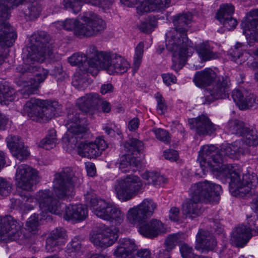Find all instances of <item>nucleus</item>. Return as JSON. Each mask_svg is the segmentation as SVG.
Returning <instances> with one entry per match:
<instances>
[{
  "label": "nucleus",
  "instance_id": "49",
  "mask_svg": "<svg viewBox=\"0 0 258 258\" xmlns=\"http://www.w3.org/2000/svg\"><path fill=\"white\" fill-rule=\"evenodd\" d=\"M180 251L182 258H211L208 256H198L192 252V248L186 243H183L180 247Z\"/></svg>",
  "mask_w": 258,
  "mask_h": 258
},
{
  "label": "nucleus",
  "instance_id": "41",
  "mask_svg": "<svg viewBox=\"0 0 258 258\" xmlns=\"http://www.w3.org/2000/svg\"><path fill=\"white\" fill-rule=\"evenodd\" d=\"M227 125L231 134L241 136H243L248 128L245 126L243 122L238 119L229 120Z\"/></svg>",
  "mask_w": 258,
  "mask_h": 258
},
{
  "label": "nucleus",
  "instance_id": "60",
  "mask_svg": "<svg viewBox=\"0 0 258 258\" xmlns=\"http://www.w3.org/2000/svg\"><path fill=\"white\" fill-rule=\"evenodd\" d=\"M61 244L58 241L48 237L46 239L45 249L48 252H53L56 250L58 246Z\"/></svg>",
  "mask_w": 258,
  "mask_h": 258
},
{
  "label": "nucleus",
  "instance_id": "47",
  "mask_svg": "<svg viewBox=\"0 0 258 258\" xmlns=\"http://www.w3.org/2000/svg\"><path fill=\"white\" fill-rule=\"evenodd\" d=\"M63 5L66 9L77 14L81 10L83 2L80 0H63Z\"/></svg>",
  "mask_w": 258,
  "mask_h": 258
},
{
  "label": "nucleus",
  "instance_id": "18",
  "mask_svg": "<svg viewBox=\"0 0 258 258\" xmlns=\"http://www.w3.org/2000/svg\"><path fill=\"white\" fill-rule=\"evenodd\" d=\"M91 45L87 50V53L89 59L86 55L81 53H76L69 57L68 61L72 66H78L81 71H85L91 74L92 76H96L98 73V58L93 53L89 52Z\"/></svg>",
  "mask_w": 258,
  "mask_h": 258
},
{
  "label": "nucleus",
  "instance_id": "2",
  "mask_svg": "<svg viewBox=\"0 0 258 258\" xmlns=\"http://www.w3.org/2000/svg\"><path fill=\"white\" fill-rule=\"evenodd\" d=\"M244 142L237 140L231 144L222 145L220 150L214 145H204L199 151L198 161L204 172L218 170L227 158L237 159L249 152Z\"/></svg>",
  "mask_w": 258,
  "mask_h": 258
},
{
  "label": "nucleus",
  "instance_id": "22",
  "mask_svg": "<svg viewBox=\"0 0 258 258\" xmlns=\"http://www.w3.org/2000/svg\"><path fill=\"white\" fill-rule=\"evenodd\" d=\"M36 198L43 212H50L55 215L60 214V207L59 202L53 197L50 190H39L36 195Z\"/></svg>",
  "mask_w": 258,
  "mask_h": 258
},
{
  "label": "nucleus",
  "instance_id": "64",
  "mask_svg": "<svg viewBox=\"0 0 258 258\" xmlns=\"http://www.w3.org/2000/svg\"><path fill=\"white\" fill-rule=\"evenodd\" d=\"M220 22L228 30H230L235 28L237 24V20L233 18L232 16L229 18H226L223 20V21H220Z\"/></svg>",
  "mask_w": 258,
  "mask_h": 258
},
{
  "label": "nucleus",
  "instance_id": "17",
  "mask_svg": "<svg viewBox=\"0 0 258 258\" xmlns=\"http://www.w3.org/2000/svg\"><path fill=\"white\" fill-rule=\"evenodd\" d=\"M16 185L22 189L29 191L38 182V172L27 164L18 166L15 174Z\"/></svg>",
  "mask_w": 258,
  "mask_h": 258
},
{
  "label": "nucleus",
  "instance_id": "31",
  "mask_svg": "<svg viewBox=\"0 0 258 258\" xmlns=\"http://www.w3.org/2000/svg\"><path fill=\"white\" fill-rule=\"evenodd\" d=\"M191 197L185 201L182 204V213L186 218L193 219L199 216L203 212V209L201 201L190 195Z\"/></svg>",
  "mask_w": 258,
  "mask_h": 258
},
{
  "label": "nucleus",
  "instance_id": "29",
  "mask_svg": "<svg viewBox=\"0 0 258 258\" xmlns=\"http://www.w3.org/2000/svg\"><path fill=\"white\" fill-rule=\"evenodd\" d=\"M88 216L87 208L82 205H70L66 207L63 218L72 222H80Z\"/></svg>",
  "mask_w": 258,
  "mask_h": 258
},
{
  "label": "nucleus",
  "instance_id": "54",
  "mask_svg": "<svg viewBox=\"0 0 258 258\" xmlns=\"http://www.w3.org/2000/svg\"><path fill=\"white\" fill-rule=\"evenodd\" d=\"M153 132L154 133L156 137L159 140L166 143H169L170 142V137L168 132L162 128H154Z\"/></svg>",
  "mask_w": 258,
  "mask_h": 258
},
{
  "label": "nucleus",
  "instance_id": "15",
  "mask_svg": "<svg viewBox=\"0 0 258 258\" xmlns=\"http://www.w3.org/2000/svg\"><path fill=\"white\" fill-rule=\"evenodd\" d=\"M157 208V204L151 199H145L137 206L129 209L127 218L132 224L139 226L150 218Z\"/></svg>",
  "mask_w": 258,
  "mask_h": 258
},
{
  "label": "nucleus",
  "instance_id": "25",
  "mask_svg": "<svg viewBox=\"0 0 258 258\" xmlns=\"http://www.w3.org/2000/svg\"><path fill=\"white\" fill-rule=\"evenodd\" d=\"M166 228L160 220L152 219L148 222H144L139 226V232L143 236L150 238L157 237L166 232Z\"/></svg>",
  "mask_w": 258,
  "mask_h": 258
},
{
  "label": "nucleus",
  "instance_id": "53",
  "mask_svg": "<svg viewBox=\"0 0 258 258\" xmlns=\"http://www.w3.org/2000/svg\"><path fill=\"white\" fill-rule=\"evenodd\" d=\"M126 148H128V150L131 152L137 151L141 152L143 149V143L137 139L133 138L130 139L126 144Z\"/></svg>",
  "mask_w": 258,
  "mask_h": 258
},
{
  "label": "nucleus",
  "instance_id": "63",
  "mask_svg": "<svg viewBox=\"0 0 258 258\" xmlns=\"http://www.w3.org/2000/svg\"><path fill=\"white\" fill-rule=\"evenodd\" d=\"M242 52L238 49L234 48L232 52H229V55L231 60L235 61L237 63L241 64L244 60L241 58L242 56Z\"/></svg>",
  "mask_w": 258,
  "mask_h": 258
},
{
  "label": "nucleus",
  "instance_id": "26",
  "mask_svg": "<svg viewBox=\"0 0 258 258\" xmlns=\"http://www.w3.org/2000/svg\"><path fill=\"white\" fill-rule=\"evenodd\" d=\"M100 102L99 95L96 93H91L78 98L76 104L80 110L92 115L96 111Z\"/></svg>",
  "mask_w": 258,
  "mask_h": 258
},
{
  "label": "nucleus",
  "instance_id": "10",
  "mask_svg": "<svg viewBox=\"0 0 258 258\" xmlns=\"http://www.w3.org/2000/svg\"><path fill=\"white\" fill-rule=\"evenodd\" d=\"M89 52L93 53L98 58V69L105 70L109 75L123 74L128 69L129 64L122 56L106 51H99L95 46L90 48Z\"/></svg>",
  "mask_w": 258,
  "mask_h": 258
},
{
  "label": "nucleus",
  "instance_id": "21",
  "mask_svg": "<svg viewBox=\"0 0 258 258\" xmlns=\"http://www.w3.org/2000/svg\"><path fill=\"white\" fill-rule=\"evenodd\" d=\"M107 144L102 137L96 139L94 142H81L77 147L78 154L83 157L95 158L99 156Z\"/></svg>",
  "mask_w": 258,
  "mask_h": 258
},
{
  "label": "nucleus",
  "instance_id": "59",
  "mask_svg": "<svg viewBox=\"0 0 258 258\" xmlns=\"http://www.w3.org/2000/svg\"><path fill=\"white\" fill-rule=\"evenodd\" d=\"M209 225L212 229L211 231H214L217 234L223 233L224 229L223 225L217 219H210Z\"/></svg>",
  "mask_w": 258,
  "mask_h": 258
},
{
  "label": "nucleus",
  "instance_id": "37",
  "mask_svg": "<svg viewBox=\"0 0 258 258\" xmlns=\"http://www.w3.org/2000/svg\"><path fill=\"white\" fill-rule=\"evenodd\" d=\"M15 91L8 84H0V103L8 105L15 99Z\"/></svg>",
  "mask_w": 258,
  "mask_h": 258
},
{
  "label": "nucleus",
  "instance_id": "30",
  "mask_svg": "<svg viewBox=\"0 0 258 258\" xmlns=\"http://www.w3.org/2000/svg\"><path fill=\"white\" fill-rule=\"evenodd\" d=\"M252 236V233L244 225H239L232 231L230 241L237 247H243Z\"/></svg>",
  "mask_w": 258,
  "mask_h": 258
},
{
  "label": "nucleus",
  "instance_id": "48",
  "mask_svg": "<svg viewBox=\"0 0 258 258\" xmlns=\"http://www.w3.org/2000/svg\"><path fill=\"white\" fill-rule=\"evenodd\" d=\"M144 52V44L143 42H140L137 46L135 50V55L134 60V70L137 71L142 61L143 54Z\"/></svg>",
  "mask_w": 258,
  "mask_h": 258
},
{
  "label": "nucleus",
  "instance_id": "19",
  "mask_svg": "<svg viewBox=\"0 0 258 258\" xmlns=\"http://www.w3.org/2000/svg\"><path fill=\"white\" fill-rule=\"evenodd\" d=\"M230 85V81L227 76L219 77L207 90L208 94L201 98L203 104H209L215 100L226 98L228 96Z\"/></svg>",
  "mask_w": 258,
  "mask_h": 258
},
{
  "label": "nucleus",
  "instance_id": "23",
  "mask_svg": "<svg viewBox=\"0 0 258 258\" xmlns=\"http://www.w3.org/2000/svg\"><path fill=\"white\" fill-rule=\"evenodd\" d=\"M190 128L195 131L199 136H207L213 134L216 131V125L209 117L204 114L188 119Z\"/></svg>",
  "mask_w": 258,
  "mask_h": 258
},
{
  "label": "nucleus",
  "instance_id": "9",
  "mask_svg": "<svg viewBox=\"0 0 258 258\" xmlns=\"http://www.w3.org/2000/svg\"><path fill=\"white\" fill-rule=\"evenodd\" d=\"M58 109L56 101L31 98L24 106V113L32 120L44 122L51 119Z\"/></svg>",
  "mask_w": 258,
  "mask_h": 258
},
{
  "label": "nucleus",
  "instance_id": "46",
  "mask_svg": "<svg viewBox=\"0 0 258 258\" xmlns=\"http://www.w3.org/2000/svg\"><path fill=\"white\" fill-rule=\"evenodd\" d=\"M143 178L147 181V184L160 185L164 181V178L157 172H146L143 174Z\"/></svg>",
  "mask_w": 258,
  "mask_h": 258
},
{
  "label": "nucleus",
  "instance_id": "14",
  "mask_svg": "<svg viewBox=\"0 0 258 258\" xmlns=\"http://www.w3.org/2000/svg\"><path fill=\"white\" fill-rule=\"evenodd\" d=\"M221 192L222 188L220 185L208 180L194 184L189 189L190 195L205 203L217 202Z\"/></svg>",
  "mask_w": 258,
  "mask_h": 258
},
{
  "label": "nucleus",
  "instance_id": "44",
  "mask_svg": "<svg viewBox=\"0 0 258 258\" xmlns=\"http://www.w3.org/2000/svg\"><path fill=\"white\" fill-rule=\"evenodd\" d=\"M243 137L244 139L239 141L244 142L243 147H247L248 149V147L258 145V133L256 131L248 128Z\"/></svg>",
  "mask_w": 258,
  "mask_h": 258
},
{
  "label": "nucleus",
  "instance_id": "51",
  "mask_svg": "<svg viewBox=\"0 0 258 258\" xmlns=\"http://www.w3.org/2000/svg\"><path fill=\"white\" fill-rule=\"evenodd\" d=\"M48 72L51 76L55 77L57 82H62L67 77V74L62 71V66L59 64L55 66L50 72Z\"/></svg>",
  "mask_w": 258,
  "mask_h": 258
},
{
  "label": "nucleus",
  "instance_id": "43",
  "mask_svg": "<svg viewBox=\"0 0 258 258\" xmlns=\"http://www.w3.org/2000/svg\"><path fill=\"white\" fill-rule=\"evenodd\" d=\"M84 72H76L73 79V86L79 90L84 89L88 87L89 84L87 80V73H85Z\"/></svg>",
  "mask_w": 258,
  "mask_h": 258
},
{
  "label": "nucleus",
  "instance_id": "36",
  "mask_svg": "<svg viewBox=\"0 0 258 258\" xmlns=\"http://www.w3.org/2000/svg\"><path fill=\"white\" fill-rule=\"evenodd\" d=\"M185 238V235L181 232L169 235L165 241V244L166 247V249L160 251V256L162 257V255L165 254L167 258H168L169 257V251L172 249L176 244L182 242Z\"/></svg>",
  "mask_w": 258,
  "mask_h": 258
},
{
  "label": "nucleus",
  "instance_id": "39",
  "mask_svg": "<svg viewBox=\"0 0 258 258\" xmlns=\"http://www.w3.org/2000/svg\"><path fill=\"white\" fill-rule=\"evenodd\" d=\"M36 198H33L29 193L21 192L20 198L16 200L19 206L24 210H32L36 205Z\"/></svg>",
  "mask_w": 258,
  "mask_h": 258
},
{
  "label": "nucleus",
  "instance_id": "62",
  "mask_svg": "<svg viewBox=\"0 0 258 258\" xmlns=\"http://www.w3.org/2000/svg\"><path fill=\"white\" fill-rule=\"evenodd\" d=\"M114 254L118 258H133L132 252L119 246L114 250Z\"/></svg>",
  "mask_w": 258,
  "mask_h": 258
},
{
  "label": "nucleus",
  "instance_id": "28",
  "mask_svg": "<svg viewBox=\"0 0 258 258\" xmlns=\"http://www.w3.org/2000/svg\"><path fill=\"white\" fill-rule=\"evenodd\" d=\"M196 248L202 252H208L214 249L217 241L213 236L208 231L200 229L196 236Z\"/></svg>",
  "mask_w": 258,
  "mask_h": 258
},
{
  "label": "nucleus",
  "instance_id": "27",
  "mask_svg": "<svg viewBox=\"0 0 258 258\" xmlns=\"http://www.w3.org/2000/svg\"><path fill=\"white\" fill-rule=\"evenodd\" d=\"M234 101L241 110L252 107L258 104L255 95L246 90H234L231 94Z\"/></svg>",
  "mask_w": 258,
  "mask_h": 258
},
{
  "label": "nucleus",
  "instance_id": "1",
  "mask_svg": "<svg viewBox=\"0 0 258 258\" xmlns=\"http://www.w3.org/2000/svg\"><path fill=\"white\" fill-rule=\"evenodd\" d=\"M28 1L27 8L23 10L27 20L37 19L42 11V7L37 0H0V66L9 54V49L15 42L17 35L15 28L7 20L10 17V11L14 7Z\"/></svg>",
  "mask_w": 258,
  "mask_h": 258
},
{
  "label": "nucleus",
  "instance_id": "6",
  "mask_svg": "<svg viewBox=\"0 0 258 258\" xmlns=\"http://www.w3.org/2000/svg\"><path fill=\"white\" fill-rule=\"evenodd\" d=\"M217 175L229 178V191L233 196L243 198L256 187L257 177L254 175L245 174L242 179L239 173L231 165H222L218 170L211 171Z\"/></svg>",
  "mask_w": 258,
  "mask_h": 258
},
{
  "label": "nucleus",
  "instance_id": "5",
  "mask_svg": "<svg viewBox=\"0 0 258 258\" xmlns=\"http://www.w3.org/2000/svg\"><path fill=\"white\" fill-rule=\"evenodd\" d=\"M16 70L15 81L19 86L24 87L21 93L25 98L37 92L38 85L36 80L38 83H40L45 80L48 75L47 70L37 65L24 63L17 67Z\"/></svg>",
  "mask_w": 258,
  "mask_h": 258
},
{
  "label": "nucleus",
  "instance_id": "34",
  "mask_svg": "<svg viewBox=\"0 0 258 258\" xmlns=\"http://www.w3.org/2000/svg\"><path fill=\"white\" fill-rule=\"evenodd\" d=\"M117 164L118 167L122 172H127L130 171H135L136 168L141 165L140 161L137 160L132 155H123L120 158Z\"/></svg>",
  "mask_w": 258,
  "mask_h": 258
},
{
  "label": "nucleus",
  "instance_id": "52",
  "mask_svg": "<svg viewBox=\"0 0 258 258\" xmlns=\"http://www.w3.org/2000/svg\"><path fill=\"white\" fill-rule=\"evenodd\" d=\"M6 142L7 146L11 152H12L13 150L20 146V144H24L20 140V139L18 136L12 135H9L6 138Z\"/></svg>",
  "mask_w": 258,
  "mask_h": 258
},
{
  "label": "nucleus",
  "instance_id": "50",
  "mask_svg": "<svg viewBox=\"0 0 258 258\" xmlns=\"http://www.w3.org/2000/svg\"><path fill=\"white\" fill-rule=\"evenodd\" d=\"M13 155L20 161H23L26 159L29 156V152L27 147L24 146L23 144H20V146L11 152Z\"/></svg>",
  "mask_w": 258,
  "mask_h": 258
},
{
  "label": "nucleus",
  "instance_id": "20",
  "mask_svg": "<svg viewBox=\"0 0 258 258\" xmlns=\"http://www.w3.org/2000/svg\"><path fill=\"white\" fill-rule=\"evenodd\" d=\"M117 232L115 228L101 227L96 232L91 234L90 240L97 246L107 247L116 241L118 237Z\"/></svg>",
  "mask_w": 258,
  "mask_h": 258
},
{
  "label": "nucleus",
  "instance_id": "56",
  "mask_svg": "<svg viewBox=\"0 0 258 258\" xmlns=\"http://www.w3.org/2000/svg\"><path fill=\"white\" fill-rule=\"evenodd\" d=\"M66 236V231L62 228H56L51 231L48 237L58 241L60 243H63V239Z\"/></svg>",
  "mask_w": 258,
  "mask_h": 258
},
{
  "label": "nucleus",
  "instance_id": "4",
  "mask_svg": "<svg viewBox=\"0 0 258 258\" xmlns=\"http://www.w3.org/2000/svg\"><path fill=\"white\" fill-rule=\"evenodd\" d=\"M49 35L44 31L34 32L29 38L27 53L23 56L24 63L35 65V62H42L46 59L54 57L52 43Z\"/></svg>",
  "mask_w": 258,
  "mask_h": 258
},
{
  "label": "nucleus",
  "instance_id": "38",
  "mask_svg": "<svg viewBox=\"0 0 258 258\" xmlns=\"http://www.w3.org/2000/svg\"><path fill=\"white\" fill-rule=\"evenodd\" d=\"M213 47L207 42L199 44L197 46V51L199 56L204 61L210 60L217 57V54L213 51Z\"/></svg>",
  "mask_w": 258,
  "mask_h": 258
},
{
  "label": "nucleus",
  "instance_id": "7",
  "mask_svg": "<svg viewBox=\"0 0 258 258\" xmlns=\"http://www.w3.org/2000/svg\"><path fill=\"white\" fill-rule=\"evenodd\" d=\"M192 18V15L189 12L180 13L173 17L174 27L171 28L166 34L165 42L169 49H175V43L191 46L192 43L187 37V32Z\"/></svg>",
  "mask_w": 258,
  "mask_h": 258
},
{
  "label": "nucleus",
  "instance_id": "16",
  "mask_svg": "<svg viewBox=\"0 0 258 258\" xmlns=\"http://www.w3.org/2000/svg\"><path fill=\"white\" fill-rule=\"evenodd\" d=\"M20 223L10 215L0 217V240L16 241L22 235Z\"/></svg>",
  "mask_w": 258,
  "mask_h": 258
},
{
  "label": "nucleus",
  "instance_id": "40",
  "mask_svg": "<svg viewBox=\"0 0 258 258\" xmlns=\"http://www.w3.org/2000/svg\"><path fill=\"white\" fill-rule=\"evenodd\" d=\"M57 143L56 131L54 129L52 128L48 131L45 138L41 140L39 146L46 150H49L55 147Z\"/></svg>",
  "mask_w": 258,
  "mask_h": 258
},
{
  "label": "nucleus",
  "instance_id": "33",
  "mask_svg": "<svg viewBox=\"0 0 258 258\" xmlns=\"http://www.w3.org/2000/svg\"><path fill=\"white\" fill-rule=\"evenodd\" d=\"M216 74L211 69H206L198 72L194 77V82L199 87L210 85L216 78Z\"/></svg>",
  "mask_w": 258,
  "mask_h": 258
},
{
  "label": "nucleus",
  "instance_id": "35",
  "mask_svg": "<svg viewBox=\"0 0 258 258\" xmlns=\"http://www.w3.org/2000/svg\"><path fill=\"white\" fill-rule=\"evenodd\" d=\"M253 16L258 17V9L251 12ZM248 30L243 31L246 39L249 41H258V18L249 19L247 24Z\"/></svg>",
  "mask_w": 258,
  "mask_h": 258
},
{
  "label": "nucleus",
  "instance_id": "42",
  "mask_svg": "<svg viewBox=\"0 0 258 258\" xmlns=\"http://www.w3.org/2000/svg\"><path fill=\"white\" fill-rule=\"evenodd\" d=\"M158 25L157 19L155 17H149L145 20L141 21L138 25V28L142 32L150 33L153 32Z\"/></svg>",
  "mask_w": 258,
  "mask_h": 258
},
{
  "label": "nucleus",
  "instance_id": "45",
  "mask_svg": "<svg viewBox=\"0 0 258 258\" xmlns=\"http://www.w3.org/2000/svg\"><path fill=\"white\" fill-rule=\"evenodd\" d=\"M234 7L230 4H224L220 7L217 12L216 18L220 21L232 16L234 13Z\"/></svg>",
  "mask_w": 258,
  "mask_h": 258
},
{
  "label": "nucleus",
  "instance_id": "8",
  "mask_svg": "<svg viewBox=\"0 0 258 258\" xmlns=\"http://www.w3.org/2000/svg\"><path fill=\"white\" fill-rule=\"evenodd\" d=\"M85 200L86 206L98 217L119 224L123 221L124 214L119 208L103 199L98 198L94 193L87 192L85 195Z\"/></svg>",
  "mask_w": 258,
  "mask_h": 258
},
{
  "label": "nucleus",
  "instance_id": "12",
  "mask_svg": "<svg viewBox=\"0 0 258 258\" xmlns=\"http://www.w3.org/2000/svg\"><path fill=\"white\" fill-rule=\"evenodd\" d=\"M143 187V183L141 178L131 174L117 180L114 188L117 198L124 202L136 197Z\"/></svg>",
  "mask_w": 258,
  "mask_h": 258
},
{
  "label": "nucleus",
  "instance_id": "13",
  "mask_svg": "<svg viewBox=\"0 0 258 258\" xmlns=\"http://www.w3.org/2000/svg\"><path fill=\"white\" fill-rule=\"evenodd\" d=\"M78 180L71 168H63L54 175L52 185L53 191L59 199L69 197L73 194L74 187Z\"/></svg>",
  "mask_w": 258,
  "mask_h": 258
},
{
  "label": "nucleus",
  "instance_id": "58",
  "mask_svg": "<svg viewBox=\"0 0 258 258\" xmlns=\"http://www.w3.org/2000/svg\"><path fill=\"white\" fill-rule=\"evenodd\" d=\"M39 225L38 215L34 214L31 216L26 222V227L28 230L34 231Z\"/></svg>",
  "mask_w": 258,
  "mask_h": 258
},
{
  "label": "nucleus",
  "instance_id": "55",
  "mask_svg": "<svg viewBox=\"0 0 258 258\" xmlns=\"http://www.w3.org/2000/svg\"><path fill=\"white\" fill-rule=\"evenodd\" d=\"M12 191V184L6 179L0 177V195L7 197Z\"/></svg>",
  "mask_w": 258,
  "mask_h": 258
},
{
  "label": "nucleus",
  "instance_id": "3",
  "mask_svg": "<svg viewBox=\"0 0 258 258\" xmlns=\"http://www.w3.org/2000/svg\"><path fill=\"white\" fill-rule=\"evenodd\" d=\"M62 25L67 30H73L74 35L80 38L96 36L105 28V22L92 12L84 13L80 21L67 19L62 22Z\"/></svg>",
  "mask_w": 258,
  "mask_h": 258
},
{
  "label": "nucleus",
  "instance_id": "11",
  "mask_svg": "<svg viewBox=\"0 0 258 258\" xmlns=\"http://www.w3.org/2000/svg\"><path fill=\"white\" fill-rule=\"evenodd\" d=\"M66 121L67 132L62 138V141L71 146H76L80 140L85 138L88 128L82 124V117L75 108L69 109Z\"/></svg>",
  "mask_w": 258,
  "mask_h": 258
},
{
  "label": "nucleus",
  "instance_id": "57",
  "mask_svg": "<svg viewBox=\"0 0 258 258\" xmlns=\"http://www.w3.org/2000/svg\"><path fill=\"white\" fill-rule=\"evenodd\" d=\"M118 246L123 247L131 252L136 250V245L134 241L129 238H121L118 242Z\"/></svg>",
  "mask_w": 258,
  "mask_h": 258
},
{
  "label": "nucleus",
  "instance_id": "24",
  "mask_svg": "<svg viewBox=\"0 0 258 258\" xmlns=\"http://www.w3.org/2000/svg\"><path fill=\"white\" fill-rule=\"evenodd\" d=\"M174 45H176L174 47L175 49L170 50L166 44L167 49L172 53L173 64L171 66V69L177 72L183 67L185 57L191 55L193 48L192 46H186L176 43Z\"/></svg>",
  "mask_w": 258,
  "mask_h": 258
},
{
  "label": "nucleus",
  "instance_id": "61",
  "mask_svg": "<svg viewBox=\"0 0 258 258\" xmlns=\"http://www.w3.org/2000/svg\"><path fill=\"white\" fill-rule=\"evenodd\" d=\"M248 228L250 232L258 234V215L250 216L247 219Z\"/></svg>",
  "mask_w": 258,
  "mask_h": 258
},
{
  "label": "nucleus",
  "instance_id": "32",
  "mask_svg": "<svg viewBox=\"0 0 258 258\" xmlns=\"http://www.w3.org/2000/svg\"><path fill=\"white\" fill-rule=\"evenodd\" d=\"M171 0H145L137 7L138 12L144 13L164 11L170 5Z\"/></svg>",
  "mask_w": 258,
  "mask_h": 258
}]
</instances>
